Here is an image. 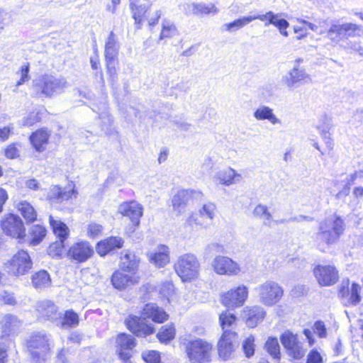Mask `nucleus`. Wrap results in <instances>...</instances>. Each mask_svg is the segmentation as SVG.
<instances>
[{
	"label": "nucleus",
	"instance_id": "f257e3e1",
	"mask_svg": "<svg viewBox=\"0 0 363 363\" xmlns=\"http://www.w3.org/2000/svg\"><path fill=\"white\" fill-rule=\"evenodd\" d=\"M64 77L44 74L33 80L30 86L32 95L38 98H51L62 93L68 86Z\"/></svg>",
	"mask_w": 363,
	"mask_h": 363
},
{
	"label": "nucleus",
	"instance_id": "f03ea898",
	"mask_svg": "<svg viewBox=\"0 0 363 363\" xmlns=\"http://www.w3.org/2000/svg\"><path fill=\"white\" fill-rule=\"evenodd\" d=\"M344 230L343 220L335 214L331 215L320 223L315 240L320 247L330 245L338 240Z\"/></svg>",
	"mask_w": 363,
	"mask_h": 363
},
{
	"label": "nucleus",
	"instance_id": "7ed1b4c3",
	"mask_svg": "<svg viewBox=\"0 0 363 363\" xmlns=\"http://www.w3.org/2000/svg\"><path fill=\"white\" fill-rule=\"evenodd\" d=\"M181 343L191 363H205L211 359L213 346L204 340L196 338L192 340L182 339Z\"/></svg>",
	"mask_w": 363,
	"mask_h": 363
},
{
	"label": "nucleus",
	"instance_id": "20e7f679",
	"mask_svg": "<svg viewBox=\"0 0 363 363\" xmlns=\"http://www.w3.org/2000/svg\"><path fill=\"white\" fill-rule=\"evenodd\" d=\"M363 35V26L353 23H340L338 21L333 22L326 32V37L334 44L350 37Z\"/></svg>",
	"mask_w": 363,
	"mask_h": 363
},
{
	"label": "nucleus",
	"instance_id": "39448f33",
	"mask_svg": "<svg viewBox=\"0 0 363 363\" xmlns=\"http://www.w3.org/2000/svg\"><path fill=\"white\" fill-rule=\"evenodd\" d=\"M174 267L182 281H191L199 275L200 263L193 254L188 253L180 256Z\"/></svg>",
	"mask_w": 363,
	"mask_h": 363
},
{
	"label": "nucleus",
	"instance_id": "423d86ee",
	"mask_svg": "<svg viewBox=\"0 0 363 363\" xmlns=\"http://www.w3.org/2000/svg\"><path fill=\"white\" fill-rule=\"evenodd\" d=\"M259 301L265 306H273L284 296L283 288L276 281H267L255 288Z\"/></svg>",
	"mask_w": 363,
	"mask_h": 363
},
{
	"label": "nucleus",
	"instance_id": "0eeeda50",
	"mask_svg": "<svg viewBox=\"0 0 363 363\" xmlns=\"http://www.w3.org/2000/svg\"><path fill=\"white\" fill-rule=\"evenodd\" d=\"M28 347L35 363H40L46 359L51 348V340L45 333H38L30 337Z\"/></svg>",
	"mask_w": 363,
	"mask_h": 363
},
{
	"label": "nucleus",
	"instance_id": "6e6552de",
	"mask_svg": "<svg viewBox=\"0 0 363 363\" xmlns=\"http://www.w3.org/2000/svg\"><path fill=\"white\" fill-rule=\"evenodd\" d=\"M303 61L301 58L296 60L294 67L282 77L281 83L286 88L291 89L297 85H303L312 82V78L306 69L300 67V63Z\"/></svg>",
	"mask_w": 363,
	"mask_h": 363
},
{
	"label": "nucleus",
	"instance_id": "1a4fd4ad",
	"mask_svg": "<svg viewBox=\"0 0 363 363\" xmlns=\"http://www.w3.org/2000/svg\"><path fill=\"white\" fill-rule=\"evenodd\" d=\"M216 207L213 203H207L199 210V213H191L185 225L189 227L208 228L216 215Z\"/></svg>",
	"mask_w": 363,
	"mask_h": 363
},
{
	"label": "nucleus",
	"instance_id": "9d476101",
	"mask_svg": "<svg viewBox=\"0 0 363 363\" xmlns=\"http://www.w3.org/2000/svg\"><path fill=\"white\" fill-rule=\"evenodd\" d=\"M248 288L240 284L221 295L220 301L226 307L235 308L242 306L248 298Z\"/></svg>",
	"mask_w": 363,
	"mask_h": 363
},
{
	"label": "nucleus",
	"instance_id": "9b49d317",
	"mask_svg": "<svg viewBox=\"0 0 363 363\" xmlns=\"http://www.w3.org/2000/svg\"><path fill=\"white\" fill-rule=\"evenodd\" d=\"M6 267L15 276L23 275L32 268V262L26 251L20 250L8 262Z\"/></svg>",
	"mask_w": 363,
	"mask_h": 363
},
{
	"label": "nucleus",
	"instance_id": "f8f14e48",
	"mask_svg": "<svg viewBox=\"0 0 363 363\" xmlns=\"http://www.w3.org/2000/svg\"><path fill=\"white\" fill-rule=\"evenodd\" d=\"M1 228L5 234L14 238H22L25 236L26 229L23 220L17 215L6 214L1 220Z\"/></svg>",
	"mask_w": 363,
	"mask_h": 363
},
{
	"label": "nucleus",
	"instance_id": "ddd939ff",
	"mask_svg": "<svg viewBox=\"0 0 363 363\" xmlns=\"http://www.w3.org/2000/svg\"><path fill=\"white\" fill-rule=\"evenodd\" d=\"M125 323L127 328L138 337H145L155 332L154 325L144 318L143 315L141 317L129 315Z\"/></svg>",
	"mask_w": 363,
	"mask_h": 363
},
{
	"label": "nucleus",
	"instance_id": "4468645a",
	"mask_svg": "<svg viewBox=\"0 0 363 363\" xmlns=\"http://www.w3.org/2000/svg\"><path fill=\"white\" fill-rule=\"evenodd\" d=\"M313 272L318 283L323 286H333L339 280V273L334 265L318 264Z\"/></svg>",
	"mask_w": 363,
	"mask_h": 363
},
{
	"label": "nucleus",
	"instance_id": "2eb2a0df",
	"mask_svg": "<svg viewBox=\"0 0 363 363\" xmlns=\"http://www.w3.org/2000/svg\"><path fill=\"white\" fill-rule=\"evenodd\" d=\"M280 340L287 354L296 359L302 358L305 354V350L302 343L298 341L296 334L290 330L284 331L280 336Z\"/></svg>",
	"mask_w": 363,
	"mask_h": 363
},
{
	"label": "nucleus",
	"instance_id": "dca6fc26",
	"mask_svg": "<svg viewBox=\"0 0 363 363\" xmlns=\"http://www.w3.org/2000/svg\"><path fill=\"white\" fill-rule=\"evenodd\" d=\"M214 272L220 275L233 276L240 272L239 264L228 257L218 255L212 262Z\"/></svg>",
	"mask_w": 363,
	"mask_h": 363
},
{
	"label": "nucleus",
	"instance_id": "f3484780",
	"mask_svg": "<svg viewBox=\"0 0 363 363\" xmlns=\"http://www.w3.org/2000/svg\"><path fill=\"white\" fill-rule=\"evenodd\" d=\"M138 274L126 272L121 269L116 271L111 277V282L114 288L124 290L130 288L140 282Z\"/></svg>",
	"mask_w": 363,
	"mask_h": 363
},
{
	"label": "nucleus",
	"instance_id": "a211bd4d",
	"mask_svg": "<svg viewBox=\"0 0 363 363\" xmlns=\"http://www.w3.org/2000/svg\"><path fill=\"white\" fill-rule=\"evenodd\" d=\"M236 333L225 330L218 342V355L223 360L233 357L235 350Z\"/></svg>",
	"mask_w": 363,
	"mask_h": 363
},
{
	"label": "nucleus",
	"instance_id": "6ab92c4d",
	"mask_svg": "<svg viewBox=\"0 0 363 363\" xmlns=\"http://www.w3.org/2000/svg\"><path fill=\"white\" fill-rule=\"evenodd\" d=\"M94 254V249L87 241L74 243L69 248L68 255L78 262H84Z\"/></svg>",
	"mask_w": 363,
	"mask_h": 363
},
{
	"label": "nucleus",
	"instance_id": "aec40b11",
	"mask_svg": "<svg viewBox=\"0 0 363 363\" xmlns=\"http://www.w3.org/2000/svg\"><path fill=\"white\" fill-rule=\"evenodd\" d=\"M242 313L246 325L252 328L261 323L266 315L264 309L259 306H246Z\"/></svg>",
	"mask_w": 363,
	"mask_h": 363
},
{
	"label": "nucleus",
	"instance_id": "412c9836",
	"mask_svg": "<svg viewBox=\"0 0 363 363\" xmlns=\"http://www.w3.org/2000/svg\"><path fill=\"white\" fill-rule=\"evenodd\" d=\"M152 0H130L133 17L138 29L143 26L145 13L152 5Z\"/></svg>",
	"mask_w": 363,
	"mask_h": 363
},
{
	"label": "nucleus",
	"instance_id": "4be33fe9",
	"mask_svg": "<svg viewBox=\"0 0 363 363\" xmlns=\"http://www.w3.org/2000/svg\"><path fill=\"white\" fill-rule=\"evenodd\" d=\"M196 192L191 189L179 190L172 199V205L174 211L179 214L184 213L186 206Z\"/></svg>",
	"mask_w": 363,
	"mask_h": 363
},
{
	"label": "nucleus",
	"instance_id": "5701e85b",
	"mask_svg": "<svg viewBox=\"0 0 363 363\" xmlns=\"http://www.w3.org/2000/svg\"><path fill=\"white\" fill-rule=\"evenodd\" d=\"M36 312L38 318L44 320H50L56 322L58 319L57 307L50 300H43L38 302L36 305Z\"/></svg>",
	"mask_w": 363,
	"mask_h": 363
},
{
	"label": "nucleus",
	"instance_id": "b1692460",
	"mask_svg": "<svg viewBox=\"0 0 363 363\" xmlns=\"http://www.w3.org/2000/svg\"><path fill=\"white\" fill-rule=\"evenodd\" d=\"M361 286L356 283H352L350 286L349 281H343L339 289V295L347 300V303L356 305L361 301L359 292Z\"/></svg>",
	"mask_w": 363,
	"mask_h": 363
},
{
	"label": "nucleus",
	"instance_id": "393cba45",
	"mask_svg": "<svg viewBox=\"0 0 363 363\" xmlns=\"http://www.w3.org/2000/svg\"><path fill=\"white\" fill-rule=\"evenodd\" d=\"M213 179L218 184L228 186L241 182L242 177L234 169L227 167L217 172Z\"/></svg>",
	"mask_w": 363,
	"mask_h": 363
},
{
	"label": "nucleus",
	"instance_id": "a878e982",
	"mask_svg": "<svg viewBox=\"0 0 363 363\" xmlns=\"http://www.w3.org/2000/svg\"><path fill=\"white\" fill-rule=\"evenodd\" d=\"M118 211L123 216L129 217L138 225L140 218L143 216V208L138 202L130 201L120 204Z\"/></svg>",
	"mask_w": 363,
	"mask_h": 363
},
{
	"label": "nucleus",
	"instance_id": "bb28decb",
	"mask_svg": "<svg viewBox=\"0 0 363 363\" xmlns=\"http://www.w3.org/2000/svg\"><path fill=\"white\" fill-rule=\"evenodd\" d=\"M149 261L157 267H163L169 262V250L164 245H160L154 252L148 254Z\"/></svg>",
	"mask_w": 363,
	"mask_h": 363
},
{
	"label": "nucleus",
	"instance_id": "cd10ccee",
	"mask_svg": "<svg viewBox=\"0 0 363 363\" xmlns=\"http://www.w3.org/2000/svg\"><path fill=\"white\" fill-rule=\"evenodd\" d=\"M142 315L147 320L150 319L152 322L161 323L167 320L168 315L155 303H147L143 308Z\"/></svg>",
	"mask_w": 363,
	"mask_h": 363
},
{
	"label": "nucleus",
	"instance_id": "c85d7f7f",
	"mask_svg": "<svg viewBox=\"0 0 363 363\" xmlns=\"http://www.w3.org/2000/svg\"><path fill=\"white\" fill-rule=\"evenodd\" d=\"M139 263L140 259L135 253L130 251H124L121 254L119 269L126 272L138 274Z\"/></svg>",
	"mask_w": 363,
	"mask_h": 363
},
{
	"label": "nucleus",
	"instance_id": "c756f323",
	"mask_svg": "<svg viewBox=\"0 0 363 363\" xmlns=\"http://www.w3.org/2000/svg\"><path fill=\"white\" fill-rule=\"evenodd\" d=\"M186 12L194 15H216L219 13V9L213 4L204 3H189L185 5Z\"/></svg>",
	"mask_w": 363,
	"mask_h": 363
},
{
	"label": "nucleus",
	"instance_id": "7c9ffc66",
	"mask_svg": "<svg viewBox=\"0 0 363 363\" xmlns=\"http://www.w3.org/2000/svg\"><path fill=\"white\" fill-rule=\"evenodd\" d=\"M252 214L255 217L262 219L263 220V224L268 227H272V225L283 223L284 222V220H274L268 207L263 204L257 205L252 211Z\"/></svg>",
	"mask_w": 363,
	"mask_h": 363
},
{
	"label": "nucleus",
	"instance_id": "2f4dec72",
	"mask_svg": "<svg viewBox=\"0 0 363 363\" xmlns=\"http://www.w3.org/2000/svg\"><path fill=\"white\" fill-rule=\"evenodd\" d=\"M123 240L119 237H109L97 244L96 252L101 256L107 255L115 249L122 247Z\"/></svg>",
	"mask_w": 363,
	"mask_h": 363
},
{
	"label": "nucleus",
	"instance_id": "473e14b6",
	"mask_svg": "<svg viewBox=\"0 0 363 363\" xmlns=\"http://www.w3.org/2000/svg\"><path fill=\"white\" fill-rule=\"evenodd\" d=\"M50 133L45 129H39L30 136L33 147L38 152H43L48 143Z\"/></svg>",
	"mask_w": 363,
	"mask_h": 363
},
{
	"label": "nucleus",
	"instance_id": "72a5a7b5",
	"mask_svg": "<svg viewBox=\"0 0 363 363\" xmlns=\"http://www.w3.org/2000/svg\"><path fill=\"white\" fill-rule=\"evenodd\" d=\"M74 192V189L70 187L62 189L58 186H54L50 189L48 198L52 201L60 203L70 199Z\"/></svg>",
	"mask_w": 363,
	"mask_h": 363
},
{
	"label": "nucleus",
	"instance_id": "f704fd0d",
	"mask_svg": "<svg viewBox=\"0 0 363 363\" xmlns=\"http://www.w3.org/2000/svg\"><path fill=\"white\" fill-rule=\"evenodd\" d=\"M79 318L77 313L67 310L64 313H60L55 323L62 328H72L79 324Z\"/></svg>",
	"mask_w": 363,
	"mask_h": 363
},
{
	"label": "nucleus",
	"instance_id": "c9c22d12",
	"mask_svg": "<svg viewBox=\"0 0 363 363\" xmlns=\"http://www.w3.org/2000/svg\"><path fill=\"white\" fill-rule=\"evenodd\" d=\"M254 117L258 121H269L272 125L281 123V120L274 113L273 110L267 106L258 107L254 112Z\"/></svg>",
	"mask_w": 363,
	"mask_h": 363
},
{
	"label": "nucleus",
	"instance_id": "e433bc0d",
	"mask_svg": "<svg viewBox=\"0 0 363 363\" xmlns=\"http://www.w3.org/2000/svg\"><path fill=\"white\" fill-rule=\"evenodd\" d=\"M161 27L162 28L159 36L160 40L174 38L179 35V32L175 23L169 19H163Z\"/></svg>",
	"mask_w": 363,
	"mask_h": 363
},
{
	"label": "nucleus",
	"instance_id": "4c0bfd02",
	"mask_svg": "<svg viewBox=\"0 0 363 363\" xmlns=\"http://www.w3.org/2000/svg\"><path fill=\"white\" fill-rule=\"evenodd\" d=\"M16 207L28 223H32L36 220L37 213L34 207L27 201H20L16 203Z\"/></svg>",
	"mask_w": 363,
	"mask_h": 363
},
{
	"label": "nucleus",
	"instance_id": "58836bf2",
	"mask_svg": "<svg viewBox=\"0 0 363 363\" xmlns=\"http://www.w3.org/2000/svg\"><path fill=\"white\" fill-rule=\"evenodd\" d=\"M119 48L116 35L111 32L105 44V58L117 59Z\"/></svg>",
	"mask_w": 363,
	"mask_h": 363
},
{
	"label": "nucleus",
	"instance_id": "ea45409f",
	"mask_svg": "<svg viewBox=\"0 0 363 363\" xmlns=\"http://www.w3.org/2000/svg\"><path fill=\"white\" fill-rule=\"evenodd\" d=\"M49 220L56 237L58 238L59 240L65 241L69 234V230L66 224L62 223L60 220L55 219L52 216H50Z\"/></svg>",
	"mask_w": 363,
	"mask_h": 363
},
{
	"label": "nucleus",
	"instance_id": "a19ab883",
	"mask_svg": "<svg viewBox=\"0 0 363 363\" xmlns=\"http://www.w3.org/2000/svg\"><path fill=\"white\" fill-rule=\"evenodd\" d=\"M32 284L36 289H43L50 286L51 279L45 270L35 273L32 277Z\"/></svg>",
	"mask_w": 363,
	"mask_h": 363
},
{
	"label": "nucleus",
	"instance_id": "79ce46f5",
	"mask_svg": "<svg viewBox=\"0 0 363 363\" xmlns=\"http://www.w3.org/2000/svg\"><path fill=\"white\" fill-rule=\"evenodd\" d=\"M251 23L250 16H242L233 22L223 25V28L229 33H234Z\"/></svg>",
	"mask_w": 363,
	"mask_h": 363
},
{
	"label": "nucleus",
	"instance_id": "37998d69",
	"mask_svg": "<svg viewBox=\"0 0 363 363\" xmlns=\"http://www.w3.org/2000/svg\"><path fill=\"white\" fill-rule=\"evenodd\" d=\"M281 13H274L270 19L269 25L272 24L279 29V33L284 37L289 36V33L286 31L287 28L289 26V22L281 18Z\"/></svg>",
	"mask_w": 363,
	"mask_h": 363
},
{
	"label": "nucleus",
	"instance_id": "c03bdc74",
	"mask_svg": "<svg viewBox=\"0 0 363 363\" xmlns=\"http://www.w3.org/2000/svg\"><path fill=\"white\" fill-rule=\"evenodd\" d=\"M116 344L120 347L119 352H123V350H131L135 347V339L130 335L120 334L117 337Z\"/></svg>",
	"mask_w": 363,
	"mask_h": 363
},
{
	"label": "nucleus",
	"instance_id": "a18cd8bd",
	"mask_svg": "<svg viewBox=\"0 0 363 363\" xmlns=\"http://www.w3.org/2000/svg\"><path fill=\"white\" fill-rule=\"evenodd\" d=\"M30 244L36 245L39 244L46 235V230L40 225H33L30 231Z\"/></svg>",
	"mask_w": 363,
	"mask_h": 363
},
{
	"label": "nucleus",
	"instance_id": "49530a36",
	"mask_svg": "<svg viewBox=\"0 0 363 363\" xmlns=\"http://www.w3.org/2000/svg\"><path fill=\"white\" fill-rule=\"evenodd\" d=\"M175 336V328L173 325H166L161 328L157 337L162 342H168L174 339Z\"/></svg>",
	"mask_w": 363,
	"mask_h": 363
},
{
	"label": "nucleus",
	"instance_id": "de8ad7c7",
	"mask_svg": "<svg viewBox=\"0 0 363 363\" xmlns=\"http://www.w3.org/2000/svg\"><path fill=\"white\" fill-rule=\"evenodd\" d=\"M265 348L274 359H280V347L277 338L269 337L265 343Z\"/></svg>",
	"mask_w": 363,
	"mask_h": 363
},
{
	"label": "nucleus",
	"instance_id": "09e8293b",
	"mask_svg": "<svg viewBox=\"0 0 363 363\" xmlns=\"http://www.w3.org/2000/svg\"><path fill=\"white\" fill-rule=\"evenodd\" d=\"M219 320L224 332L225 330L230 331L228 328H233L236 324L235 315L228 311L223 312L220 315Z\"/></svg>",
	"mask_w": 363,
	"mask_h": 363
},
{
	"label": "nucleus",
	"instance_id": "8fccbe9b",
	"mask_svg": "<svg viewBox=\"0 0 363 363\" xmlns=\"http://www.w3.org/2000/svg\"><path fill=\"white\" fill-rule=\"evenodd\" d=\"M64 241L59 240L52 243L48 250V254L52 257H61L64 252Z\"/></svg>",
	"mask_w": 363,
	"mask_h": 363
},
{
	"label": "nucleus",
	"instance_id": "3c124183",
	"mask_svg": "<svg viewBox=\"0 0 363 363\" xmlns=\"http://www.w3.org/2000/svg\"><path fill=\"white\" fill-rule=\"evenodd\" d=\"M243 351L247 357H252L255 353V337L249 335L243 342Z\"/></svg>",
	"mask_w": 363,
	"mask_h": 363
},
{
	"label": "nucleus",
	"instance_id": "603ef678",
	"mask_svg": "<svg viewBox=\"0 0 363 363\" xmlns=\"http://www.w3.org/2000/svg\"><path fill=\"white\" fill-rule=\"evenodd\" d=\"M20 145L12 143L8 145L4 150L5 156L9 159L17 158L20 156Z\"/></svg>",
	"mask_w": 363,
	"mask_h": 363
},
{
	"label": "nucleus",
	"instance_id": "864d4df0",
	"mask_svg": "<svg viewBox=\"0 0 363 363\" xmlns=\"http://www.w3.org/2000/svg\"><path fill=\"white\" fill-rule=\"evenodd\" d=\"M107 74L110 76L111 79L114 81L117 77V62L116 59L105 58Z\"/></svg>",
	"mask_w": 363,
	"mask_h": 363
},
{
	"label": "nucleus",
	"instance_id": "5fc2aeb1",
	"mask_svg": "<svg viewBox=\"0 0 363 363\" xmlns=\"http://www.w3.org/2000/svg\"><path fill=\"white\" fill-rule=\"evenodd\" d=\"M29 71H30V65L29 63H25L21 65V69L19 70V74L21 76L20 79L17 82L16 86H19L28 82L30 79L29 77Z\"/></svg>",
	"mask_w": 363,
	"mask_h": 363
},
{
	"label": "nucleus",
	"instance_id": "6e6d98bb",
	"mask_svg": "<svg viewBox=\"0 0 363 363\" xmlns=\"http://www.w3.org/2000/svg\"><path fill=\"white\" fill-rule=\"evenodd\" d=\"M160 292L164 296H166L167 298L172 296L174 293V287L171 281H165L162 284Z\"/></svg>",
	"mask_w": 363,
	"mask_h": 363
},
{
	"label": "nucleus",
	"instance_id": "4d7b16f0",
	"mask_svg": "<svg viewBox=\"0 0 363 363\" xmlns=\"http://www.w3.org/2000/svg\"><path fill=\"white\" fill-rule=\"evenodd\" d=\"M103 227L97 223H91L87 226V234L90 238H95L101 234Z\"/></svg>",
	"mask_w": 363,
	"mask_h": 363
},
{
	"label": "nucleus",
	"instance_id": "13d9d810",
	"mask_svg": "<svg viewBox=\"0 0 363 363\" xmlns=\"http://www.w3.org/2000/svg\"><path fill=\"white\" fill-rule=\"evenodd\" d=\"M274 14V12L272 11H268L265 14H259V13H254L252 15H250V19L251 22L255 20H259L261 21L264 22L265 26H269L270 23V19L272 18Z\"/></svg>",
	"mask_w": 363,
	"mask_h": 363
},
{
	"label": "nucleus",
	"instance_id": "bf43d9fd",
	"mask_svg": "<svg viewBox=\"0 0 363 363\" xmlns=\"http://www.w3.org/2000/svg\"><path fill=\"white\" fill-rule=\"evenodd\" d=\"M0 301L4 304L13 306L16 303V298L13 294L7 291H2L0 292Z\"/></svg>",
	"mask_w": 363,
	"mask_h": 363
},
{
	"label": "nucleus",
	"instance_id": "052dcab7",
	"mask_svg": "<svg viewBox=\"0 0 363 363\" xmlns=\"http://www.w3.org/2000/svg\"><path fill=\"white\" fill-rule=\"evenodd\" d=\"M144 360L147 363H159L160 362V354L156 351H150L143 354Z\"/></svg>",
	"mask_w": 363,
	"mask_h": 363
},
{
	"label": "nucleus",
	"instance_id": "680f3d73",
	"mask_svg": "<svg viewBox=\"0 0 363 363\" xmlns=\"http://www.w3.org/2000/svg\"><path fill=\"white\" fill-rule=\"evenodd\" d=\"M363 179V169L355 171L346 177V185L350 186L353 184L356 180Z\"/></svg>",
	"mask_w": 363,
	"mask_h": 363
},
{
	"label": "nucleus",
	"instance_id": "e2e57ef3",
	"mask_svg": "<svg viewBox=\"0 0 363 363\" xmlns=\"http://www.w3.org/2000/svg\"><path fill=\"white\" fill-rule=\"evenodd\" d=\"M296 21L301 23V24H303V25H305L306 26L308 27V28L310 30H311L312 31H314V32H318V30H319V28L320 27H322V23H325V21H320L318 25V24H315V23H311L309 21H307L303 18H296Z\"/></svg>",
	"mask_w": 363,
	"mask_h": 363
},
{
	"label": "nucleus",
	"instance_id": "0e129e2a",
	"mask_svg": "<svg viewBox=\"0 0 363 363\" xmlns=\"http://www.w3.org/2000/svg\"><path fill=\"white\" fill-rule=\"evenodd\" d=\"M313 333L320 337H325L327 333L325 324L322 321H316L313 325Z\"/></svg>",
	"mask_w": 363,
	"mask_h": 363
},
{
	"label": "nucleus",
	"instance_id": "69168bd1",
	"mask_svg": "<svg viewBox=\"0 0 363 363\" xmlns=\"http://www.w3.org/2000/svg\"><path fill=\"white\" fill-rule=\"evenodd\" d=\"M306 363H323V358L318 352L312 350L308 354Z\"/></svg>",
	"mask_w": 363,
	"mask_h": 363
},
{
	"label": "nucleus",
	"instance_id": "338daca9",
	"mask_svg": "<svg viewBox=\"0 0 363 363\" xmlns=\"http://www.w3.org/2000/svg\"><path fill=\"white\" fill-rule=\"evenodd\" d=\"M39 117L35 113H30L27 117L23 119V125L30 126L38 122Z\"/></svg>",
	"mask_w": 363,
	"mask_h": 363
},
{
	"label": "nucleus",
	"instance_id": "774afa93",
	"mask_svg": "<svg viewBox=\"0 0 363 363\" xmlns=\"http://www.w3.org/2000/svg\"><path fill=\"white\" fill-rule=\"evenodd\" d=\"M162 11L156 10L152 15V16L149 17L147 20V24L150 27L155 26L159 21V19L161 18Z\"/></svg>",
	"mask_w": 363,
	"mask_h": 363
}]
</instances>
